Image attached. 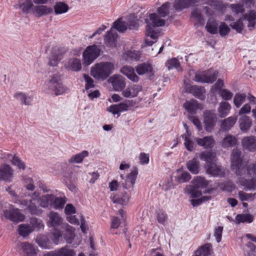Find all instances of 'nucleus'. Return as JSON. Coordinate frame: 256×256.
I'll use <instances>...</instances> for the list:
<instances>
[{"label": "nucleus", "instance_id": "nucleus-1", "mask_svg": "<svg viewBox=\"0 0 256 256\" xmlns=\"http://www.w3.org/2000/svg\"><path fill=\"white\" fill-rule=\"evenodd\" d=\"M242 152L234 148L231 154V167L239 176L238 183L248 188H254L256 182V164H245L242 162Z\"/></svg>", "mask_w": 256, "mask_h": 256}, {"label": "nucleus", "instance_id": "nucleus-2", "mask_svg": "<svg viewBox=\"0 0 256 256\" xmlns=\"http://www.w3.org/2000/svg\"><path fill=\"white\" fill-rule=\"evenodd\" d=\"M47 225L49 227L56 228L60 227V229L66 230L68 235L64 236L68 243L71 244L72 238L74 236V228L66 223H62V218L60 214L56 212H51L48 216Z\"/></svg>", "mask_w": 256, "mask_h": 256}, {"label": "nucleus", "instance_id": "nucleus-3", "mask_svg": "<svg viewBox=\"0 0 256 256\" xmlns=\"http://www.w3.org/2000/svg\"><path fill=\"white\" fill-rule=\"evenodd\" d=\"M114 68L112 62H100L92 68L91 75L96 80H104L113 72Z\"/></svg>", "mask_w": 256, "mask_h": 256}, {"label": "nucleus", "instance_id": "nucleus-4", "mask_svg": "<svg viewBox=\"0 0 256 256\" xmlns=\"http://www.w3.org/2000/svg\"><path fill=\"white\" fill-rule=\"evenodd\" d=\"M39 196V193L34 192L31 195L30 200L20 199L16 201L15 202L18 204L22 208H26L32 214H40L42 212V210L36 204V202H38Z\"/></svg>", "mask_w": 256, "mask_h": 256}, {"label": "nucleus", "instance_id": "nucleus-5", "mask_svg": "<svg viewBox=\"0 0 256 256\" xmlns=\"http://www.w3.org/2000/svg\"><path fill=\"white\" fill-rule=\"evenodd\" d=\"M194 188L188 186L184 189L186 194H190L192 198H196L202 195V192L197 188H203L206 187L209 184V181L206 180L204 178L197 176L192 181Z\"/></svg>", "mask_w": 256, "mask_h": 256}, {"label": "nucleus", "instance_id": "nucleus-6", "mask_svg": "<svg viewBox=\"0 0 256 256\" xmlns=\"http://www.w3.org/2000/svg\"><path fill=\"white\" fill-rule=\"evenodd\" d=\"M43 88L46 92H53L56 96L62 94L66 91V88L60 82L59 76L57 74L52 76L50 80L44 85Z\"/></svg>", "mask_w": 256, "mask_h": 256}, {"label": "nucleus", "instance_id": "nucleus-7", "mask_svg": "<svg viewBox=\"0 0 256 256\" xmlns=\"http://www.w3.org/2000/svg\"><path fill=\"white\" fill-rule=\"evenodd\" d=\"M3 214L6 218L14 222H22L25 219V216L21 212L20 210L11 204L6 207V209L3 210Z\"/></svg>", "mask_w": 256, "mask_h": 256}, {"label": "nucleus", "instance_id": "nucleus-8", "mask_svg": "<svg viewBox=\"0 0 256 256\" xmlns=\"http://www.w3.org/2000/svg\"><path fill=\"white\" fill-rule=\"evenodd\" d=\"M100 50L96 45L88 46L82 54L83 64L90 65L100 55Z\"/></svg>", "mask_w": 256, "mask_h": 256}, {"label": "nucleus", "instance_id": "nucleus-9", "mask_svg": "<svg viewBox=\"0 0 256 256\" xmlns=\"http://www.w3.org/2000/svg\"><path fill=\"white\" fill-rule=\"evenodd\" d=\"M218 74V72H213L211 70L198 72L195 74V76L193 80L198 82L212 83L216 79Z\"/></svg>", "mask_w": 256, "mask_h": 256}, {"label": "nucleus", "instance_id": "nucleus-10", "mask_svg": "<svg viewBox=\"0 0 256 256\" xmlns=\"http://www.w3.org/2000/svg\"><path fill=\"white\" fill-rule=\"evenodd\" d=\"M138 174V170L134 168L128 174L125 178L122 174L120 176L122 180L120 183L125 189L133 188L134 184Z\"/></svg>", "mask_w": 256, "mask_h": 256}, {"label": "nucleus", "instance_id": "nucleus-11", "mask_svg": "<svg viewBox=\"0 0 256 256\" xmlns=\"http://www.w3.org/2000/svg\"><path fill=\"white\" fill-rule=\"evenodd\" d=\"M218 118L216 114L212 111H207L204 114V126L205 130L211 132L216 124Z\"/></svg>", "mask_w": 256, "mask_h": 256}, {"label": "nucleus", "instance_id": "nucleus-12", "mask_svg": "<svg viewBox=\"0 0 256 256\" xmlns=\"http://www.w3.org/2000/svg\"><path fill=\"white\" fill-rule=\"evenodd\" d=\"M17 248L26 256H34L36 254V248L28 242H18Z\"/></svg>", "mask_w": 256, "mask_h": 256}, {"label": "nucleus", "instance_id": "nucleus-13", "mask_svg": "<svg viewBox=\"0 0 256 256\" xmlns=\"http://www.w3.org/2000/svg\"><path fill=\"white\" fill-rule=\"evenodd\" d=\"M142 86L138 84H132L128 86L122 92V95L126 98H132L138 96L142 91Z\"/></svg>", "mask_w": 256, "mask_h": 256}, {"label": "nucleus", "instance_id": "nucleus-14", "mask_svg": "<svg viewBox=\"0 0 256 256\" xmlns=\"http://www.w3.org/2000/svg\"><path fill=\"white\" fill-rule=\"evenodd\" d=\"M14 171L8 164L0 166V180L11 182L13 178Z\"/></svg>", "mask_w": 256, "mask_h": 256}, {"label": "nucleus", "instance_id": "nucleus-15", "mask_svg": "<svg viewBox=\"0 0 256 256\" xmlns=\"http://www.w3.org/2000/svg\"><path fill=\"white\" fill-rule=\"evenodd\" d=\"M242 145L244 150L250 152L256 151V137L254 136L244 137L242 140Z\"/></svg>", "mask_w": 256, "mask_h": 256}, {"label": "nucleus", "instance_id": "nucleus-16", "mask_svg": "<svg viewBox=\"0 0 256 256\" xmlns=\"http://www.w3.org/2000/svg\"><path fill=\"white\" fill-rule=\"evenodd\" d=\"M34 6L33 0H18L15 8H20L24 14H28L32 12Z\"/></svg>", "mask_w": 256, "mask_h": 256}, {"label": "nucleus", "instance_id": "nucleus-17", "mask_svg": "<svg viewBox=\"0 0 256 256\" xmlns=\"http://www.w3.org/2000/svg\"><path fill=\"white\" fill-rule=\"evenodd\" d=\"M110 80L116 91L122 90L126 86L124 78L120 75H114L110 78Z\"/></svg>", "mask_w": 256, "mask_h": 256}, {"label": "nucleus", "instance_id": "nucleus-18", "mask_svg": "<svg viewBox=\"0 0 256 256\" xmlns=\"http://www.w3.org/2000/svg\"><path fill=\"white\" fill-rule=\"evenodd\" d=\"M197 144L206 149L212 148L215 144L216 141L212 136H206L203 138H196Z\"/></svg>", "mask_w": 256, "mask_h": 256}, {"label": "nucleus", "instance_id": "nucleus-19", "mask_svg": "<svg viewBox=\"0 0 256 256\" xmlns=\"http://www.w3.org/2000/svg\"><path fill=\"white\" fill-rule=\"evenodd\" d=\"M130 106L124 102H121L117 104H112L107 108V110L114 115L119 116L121 112L128 110Z\"/></svg>", "mask_w": 256, "mask_h": 256}, {"label": "nucleus", "instance_id": "nucleus-20", "mask_svg": "<svg viewBox=\"0 0 256 256\" xmlns=\"http://www.w3.org/2000/svg\"><path fill=\"white\" fill-rule=\"evenodd\" d=\"M204 166L206 170V173L213 176H222L223 174L221 166L216 164L215 162L208 165H204Z\"/></svg>", "mask_w": 256, "mask_h": 256}, {"label": "nucleus", "instance_id": "nucleus-21", "mask_svg": "<svg viewBox=\"0 0 256 256\" xmlns=\"http://www.w3.org/2000/svg\"><path fill=\"white\" fill-rule=\"evenodd\" d=\"M2 158L6 160H10L14 166H17L20 170H24L26 168L24 162L16 154L12 156L10 154L8 153L4 154Z\"/></svg>", "mask_w": 256, "mask_h": 256}, {"label": "nucleus", "instance_id": "nucleus-22", "mask_svg": "<svg viewBox=\"0 0 256 256\" xmlns=\"http://www.w3.org/2000/svg\"><path fill=\"white\" fill-rule=\"evenodd\" d=\"M242 18L247 22V26L250 30L254 28L256 24V12L254 10H250L243 14Z\"/></svg>", "mask_w": 256, "mask_h": 256}, {"label": "nucleus", "instance_id": "nucleus-23", "mask_svg": "<svg viewBox=\"0 0 256 256\" xmlns=\"http://www.w3.org/2000/svg\"><path fill=\"white\" fill-rule=\"evenodd\" d=\"M196 0H174L173 7L176 12H180L189 8Z\"/></svg>", "mask_w": 256, "mask_h": 256}, {"label": "nucleus", "instance_id": "nucleus-24", "mask_svg": "<svg viewBox=\"0 0 256 256\" xmlns=\"http://www.w3.org/2000/svg\"><path fill=\"white\" fill-rule=\"evenodd\" d=\"M237 120L236 116H230L224 119L221 122L220 125V130L222 132H226L230 130L235 124Z\"/></svg>", "mask_w": 256, "mask_h": 256}, {"label": "nucleus", "instance_id": "nucleus-25", "mask_svg": "<svg viewBox=\"0 0 256 256\" xmlns=\"http://www.w3.org/2000/svg\"><path fill=\"white\" fill-rule=\"evenodd\" d=\"M184 106L185 109L191 114H194L197 110H202L203 108L202 106L198 104L197 100H194L186 101L184 104Z\"/></svg>", "mask_w": 256, "mask_h": 256}, {"label": "nucleus", "instance_id": "nucleus-26", "mask_svg": "<svg viewBox=\"0 0 256 256\" xmlns=\"http://www.w3.org/2000/svg\"><path fill=\"white\" fill-rule=\"evenodd\" d=\"M46 256H75V252L72 249L67 247H63L55 250L54 252L48 253Z\"/></svg>", "mask_w": 256, "mask_h": 256}, {"label": "nucleus", "instance_id": "nucleus-27", "mask_svg": "<svg viewBox=\"0 0 256 256\" xmlns=\"http://www.w3.org/2000/svg\"><path fill=\"white\" fill-rule=\"evenodd\" d=\"M120 71L130 80L134 82H137L138 81L139 78L135 74L134 69L132 67L124 66L121 68Z\"/></svg>", "mask_w": 256, "mask_h": 256}, {"label": "nucleus", "instance_id": "nucleus-28", "mask_svg": "<svg viewBox=\"0 0 256 256\" xmlns=\"http://www.w3.org/2000/svg\"><path fill=\"white\" fill-rule=\"evenodd\" d=\"M237 144V138L235 136L231 134L226 135L221 142V146L224 148H228L234 146Z\"/></svg>", "mask_w": 256, "mask_h": 256}, {"label": "nucleus", "instance_id": "nucleus-29", "mask_svg": "<svg viewBox=\"0 0 256 256\" xmlns=\"http://www.w3.org/2000/svg\"><path fill=\"white\" fill-rule=\"evenodd\" d=\"M136 70L139 75L153 74V68L152 65L148 62H144L138 65L136 67Z\"/></svg>", "mask_w": 256, "mask_h": 256}, {"label": "nucleus", "instance_id": "nucleus-30", "mask_svg": "<svg viewBox=\"0 0 256 256\" xmlns=\"http://www.w3.org/2000/svg\"><path fill=\"white\" fill-rule=\"evenodd\" d=\"M199 157L202 160H204L206 162L204 165H208L213 162H216V154L210 151H204L202 152L199 154Z\"/></svg>", "mask_w": 256, "mask_h": 256}, {"label": "nucleus", "instance_id": "nucleus-31", "mask_svg": "<svg viewBox=\"0 0 256 256\" xmlns=\"http://www.w3.org/2000/svg\"><path fill=\"white\" fill-rule=\"evenodd\" d=\"M174 178L176 182L184 183L189 181L191 178V176L188 172L178 169L176 172Z\"/></svg>", "mask_w": 256, "mask_h": 256}, {"label": "nucleus", "instance_id": "nucleus-32", "mask_svg": "<svg viewBox=\"0 0 256 256\" xmlns=\"http://www.w3.org/2000/svg\"><path fill=\"white\" fill-rule=\"evenodd\" d=\"M52 11V8L44 5H34L32 12L38 16L48 14Z\"/></svg>", "mask_w": 256, "mask_h": 256}, {"label": "nucleus", "instance_id": "nucleus-33", "mask_svg": "<svg viewBox=\"0 0 256 256\" xmlns=\"http://www.w3.org/2000/svg\"><path fill=\"white\" fill-rule=\"evenodd\" d=\"M130 195L125 192L122 194V196L114 195L113 196H111L110 198L114 203L119 204L124 206L127 205L130 200Z\"/></svg>", "mask_w": 256, "mask_h": 256}, {"label": "nucleus", "instance_id": "nucleus-34", "mask_svg": "<svg viewBox=\"0 0 256 256\" xmlns=\"http://www.w3.org/2000/svg\"><path fill=\"white\" fill-rule=\"evenodd\" d=\"M118 34L112 28L110 31L108 32L104 38L106 44L110 47H114L116 46V40Z\"/></svg>", "mask_w": 256, "mask_h": 256}, {"label": "nucleus", "instance_id": "nucleus-35", "mask_svg": "<svg viewBox=\"0 0 256 256\" xmlns=\"http://www.w3.org/2000/svg\"><path fill=\"white\" fill-rule=\"evenodd\" d=\"M14 98L20 101L22 104L30 105L32 101L33 98L22 92H17L14 95Z\"/></svg>", "mask_w": 256, "mask_h": 256}, {"label": "nucleus", "instance_id": "nucleus-36", "mask_svg": "<svg viewBox=\"0 0 256 256\" xmlns=\"http://www.w3.org/2000/svg\"><path fill=\"white\" fill-rule=\"evenodd\" d=\"M231 110L230 104L226 102H221L218 108V116L223 118L228 116Z\"/></svg>", "mask_w": 256, "mask_h": 256}, {"label": "nucleus", "instance_id": "nucleus-37", "mask_svg": "<svg viewBox=\"0 0 256 256\" xmlns=\"http://www.w3.org/2000/svg\"><path fill=\"white\" fill-rule=\"evenodd\" d=\"M252 124L250 118L246 116H243L239 119L240 128L243 132H247L251 127Z\"/></svg>", "mask_w": 256, "mask_h": 256}, {"label": "nucleus", "instance_id": "nucleus-38", "mask_svg": "<svg viewBox=\"0 0 256 256\" xmlns=\"http://www.w3.org/2000/svg\"><path fill=\"white\" fill-rule=\"evenodd\" d=\"M35 241L41 248L50 249L51 248L50 242L46 236L38 235L36 236Z\"/></svg>", "mask_w": 256, "mask_h": 256}, {"label": "nucleus", "instance_id": "nucleus-39", "mask_svg": "<svg viewBox=\"0 0 256 256\" xmlns=\"http://www.w3.org/2000/svg\"><path fill=\"white\" fill-rule=\"evenodd\" d=\"M54 200V194H46L38 197V202H39L40 206L46 208H48L50 205L52 206V202Z\"/></svg>", "mask_w": 256, "mask_h": 256}, {"label": "nucleus", "instance_id": "nucleus-40", "mask_svg": "<svg viewBox=\"0 0 256 256\" xmlns=\"http://www.w3.org/2000/svg\"><path fill=\"white\" fill-rule=\"evenodd\" d=\"M190 92L195 97L202 100L205 98L206 91L204 88L197 86H190L189 88Z\"/></svg>", "mask_w": 256, "mask_h": 256}, {"label": "nucleus", "instance_id": "nucleus-41", "mask_svg": "<svg viewBox=\"0 0 256 256\" xmlns=\"http://www.w3.org/2000/svg\"><path fill=\"white\" fill-rule=\"evenodd\" d=\"M186 167L192 174H197L200 170V162L196 158H194L186 163Z\"/></svg>", "mask_w": 256, "mask_h": 256}, {"label": "nucleus", "instance_id": "nucleus-42", "mask_svg": "<svg viewBox=\"0 0 256 256\" xmlns=\"http://www.w3.org/2000/svg\"><path fill=\"white\" fill-rule=\"evenodd\" d=\"M118 214L120 215L121 219L116 216L112 217L111 219V228H118L122 224V221L125 220L124 212L122 210H118Z\"/></svg>", "mask_w": 256, "mask_h": 256}, {"label": "nucleus", "instance_id": "nucleus-43", "mask_svg": "<svg viewBox=\"0 0 256 256\" xmlns=\"http://www.w3.org/2000/svg\"><path fill=\"white\" fill-rule=\"evenodd\" d=\"M140 52L137 50H128L122 55L123 58L126 61L138 60L140 58Z\"/></svg>", "mask_w": 256, "mask_h": 256}, {"label": "nucleus", "instance_id": "nucleus-44", "mask_svg": "<svg viewBox=\"0 0 256 256\" xmlns=\"http://www.w3.org/2000/svg\"><path fill=\"white\" fill-rule=\"evenodd\" d=\"M66 234L68 236V232L65 230L60 229V230H59L55 229L52 232L50 238L56 244H58L59 238L62 236L66 240L64 237Z\"/></svg>", "mask_w": 256, "mask_h": 256}, {"label": "nucleus", "instance_id": "nucleus-45", "mask_svg": "<svg viewBox=\"0 0 256 256\" xmlns=\"http://www.w3.org/2000/svg\"><path fill=\"white\" fill-rule=\"evenodd\" d=\"M54 11L56 14H65L69 10L68 6L64 2H56L54 6Z\"/></svg>", "mask_w": 256, "mask_h": 256}, {"label": "nucleus", "instance_id": "nucleus-46", "mask_svg": "<svg viewBox=\"0 0 256 256\" xmlns=\"http://www.w3.org/2000/svg\"><path fill=\"white\" fill-rule=\"evenodd\" d=\"M88 154L89 153L87 150H84L79 154H74L71 156L68 160V162L70 163H80L85 158L88 156Z\"/></svg>", "mask_w": 256, "mask_h": 256}, {"label": "nucleus", "instance_id": "nucleus-47", "mask_svg": "<svg viewBox=\"0 0 256 256\" xmlns=\"http://www.w3.org/2000/svg\"><path fill=\"white\" fill-rule=\"evenodd\" d=\"M211 245L206 244L200 248L194 254V256H208L210 254Z\"/></svg>", "mask_w": 256, "mask_h": 256}, {"label": "nucleus", "instance_id": "nucleus-48", "mask_svg": "<svg viewBox=\"0 0 256 256\" xmlns=\"http://www.w3.org/2000/svg\"><path fill=\"white\" fill-rule=\"evenodd\" d=\"M66 67L73 71H78L81 69V62L79 59L70 60L66 64Z\"/></svg>", "mask_w": 256, "mask_h": 256}, {"label": "nucleus", "instance_id": "nucleus-49", "mask_svg": "<svg viewBox=\"0 0 256 256\" xmlns=\"http://www.w3.org/2000/svg\"><path fill=\"white\" fill-rule=\"evenodd\" d=\"M18 231L20 236L26 237L34 231V228L28 224H21L18 226Z\"/></svg>", "mask_w": 256, "mask_h": 256}, {"label": "nucleus", "instance_id": "nucleus-50", "mask_svg": "<svg viewBox=\"0 0 256 256\" xmlns=\"http://www.w3.org/2000/svg\"><path fill=\"white\" fill-rule=\"evenodd\" d=\"M66 202L65 196L56 198L54 196V200L52 202V206L56 210L62 209L64 208Z\"/></svg>", "mask_w": 256, "mask_h": 256}, {"label": "nucleus", "instance_id": "nucleus-51", "mask_svg": "<svg viewBox=\"0 0 256 256\" xmlns=\"http://www.w3.org/2000/svg\"><path fill=\"white\" fill-rule=\"evenodd\" d=\"M113 28L119 32H122L128 28V24L118 19L114 22L112 28Z\"/></svg>", "mask_w": 256, "mask_h": 256}, {"label": "nucleus", "instance_id": "nucleus-52", "mask_svg": "<svg viewBox=\"0 0 256 256\" xmlns=\"http://www.w3.org/2000/svg\"><path fill=\"white\" fill-rule=\"evenodd\" d=\"M237 224L240 222L251 223L254 220V216L250 214H239L236 216Z\"/></svg>", "mask_w": 256, "mask_h": 256}, {"label": "nucleus", "instance_id": "nucleus-53", "mask_svg": "<svg viewBox=\"0 0 256 256\" xmlns=\"http://www.w3.org/2000/svg\"><path fill=\"white\" fill-rule=\"evenodd\" d=\"M150 19L154 27L161 26L165 24V20L164 19L160 18L158 16L154 13L150 15Z\"/></svg>", "mask_w": 256, "mask_h": 256}, {"label": "nucleus", "instance_id": "nucleus-54", "mask_svg": "<svg viewBox=\"0 0 256 256\" xmlns=\"http://www.w3.org/2000/svg\"><path fill=\"white\" fill-rule=\"evenodd\" d=\"M166 66L169 70L176 68L178 70H182V68L180 66V63L176 58H172L168 60L166 63Z\"/></svg>", "mask_w": 256, "mask_h": 256}, {"label": "nucleus", "instance_id": "nucleus-55", "mask_svg": "<svg viewBox=\"0 0 256 256\" xmlns=\"http://www.w3.org/2000/svg\"><path fill=\"white\" fill-rule=\"evenodd\" d=\"M170 6V3L169 2H166L163 4L162 6L159 7L158 9V12L159 16L162 18L166 16L169 14Z\"/></svg>", "mask_w": 256, "mask_h": 256}, {"label": "nucleus", "instance_id": "nucleus-56", "mask_svg": "<svg viewBox=\"0 0 256 256\" xmlns=\"http://www.w3.org/2000/svg\"><path fill=\"white\" fill-rule=\"evenodd\" d=\"M156 219L158 222L164 225L168 219V216L166 212L162 210H158L156 212Z\"/></svg>", "mask_w": 256, "mask_h": 256}, {"label": "nucleus", "instance_id": "nucleus-57", "mask_svg": "<svg viewBox=\"0 0 256 256\" xmlns=\"http://www.w3.org/2000/svg\"><path fill=\"white\" fill-rule=\"evenodd\" d=\"M57 49L54 48L52 52V55L50 56V60L49 61V64L50 66H56L57 65L58 62L62 60V55L61 54H56Z\"/></svg>", "mask_w": 256, "mask_h": 256}, {"label": "nucleus", "instance_id": "nucleus-58", "mask_svg": "<svg viewBox=\"0 0 256 256\" xmlns=\"http://www.w3.org/2000/svg\"><path fill=\"white\" fill-rule=\"evenodd\" d=\"M30 226L32 228H34V230H39L40 229L44 228L42 221L41 220L36 218H30Z\"/></svg>", "mask_w": 256, "mask_h": 256}, {"label": "nucleus", "instance_id": "nucleus-59", "mask_svg": "<svg viewBox=\"0 0 256 256\" xmlns=\"http://www.w3.org/2000/svg\"><path fill=\"white\" fill-rule=\"evenodd\" d=\"M246 96L245 94L238 93L236 94L234 98V103L236 108H240L245 102Z\"/></svg>", "mask_w": 256, "mask_h": 256}, {"label": "nucleus", "instance_id": "nucleus-60", "mask_svg": "<svg viewBox=\"0 0 256 256\" xmlns=\"http://www.w3.org/2000/svg\"><path fill=\"white\" fill-rule=\"evenodd\" d=\"M138 19L135 14H132L128 16L127 23L128 28L133 29L138 26Z\"/></svg>", "mask_w": 256, "mask_h": 256}, {"label": "nucleus", "instance_id": "nucleus-61", "mask_svg": "<svg viewBox=\"0 0 256 256\" xmlns=\"http://www.w3.org/2000/svg\"><path fill=\"white\" fill-rule=\"evenodd\" d=\"M182 138L184 140V144L188 151H192L194 149V143L190 138L189 135H182Z\"/></svg>", "mask_w": 256, "mask_h": 256}, {"label": "nucleus", "instance_id": "nucleus-62", "mask_svg": "<svg viewBox=\"0 0 256 256\" xmlns=\"http://www.w3.org/2000/svg\"><path fill=\"white\" fill-rule=\"evenodd\" d=\"M243 18H240L236 22H232L230 24V26L232 29L236 30V31L240 33L244 29V24L242 23Z\"/></svg>", "mask_w": 256, "mask_h": 256}, {"label": "nucleus", "instance_id": "nucleus-63", "mask_svg": "<svg viewBox=\"0 0 256 256\" xmlns=\"http://www.w3.org/2000/svg\"><path fill=\"white\" fill-rule=\"evenodd\" d=\"M229 8H230L232 12L236 14L243 13L245 11V9L244 8L243 4H230L229 6Z\"/></svg>", "mask_w": 256, "mask_h": 256}, {"label": "nucleus", "instance_id": "nucleus-64", "mask_svg": "<svg viewBox=\"0 0 256 256\" xmlns=\"http://www.w3.org/2000/svg\"><path fill=\"white\" fill-rule=\"evenodd\" d=\"M146 35L152 39L156 40L159 36V33L155 32L149 24L146 25Z\"/></svg>", "mask_w": 256, "mask_h": 256}]
</instances>
